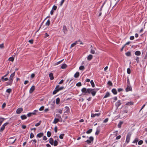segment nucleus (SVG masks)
Segmentation results:
<instances>
[{
    "instance_id": "obj_50",
    "label": "nucleus",
    "mask_w": 147,
    "mask_h": 147,
    "mask_svg": "<svg viewBox=\"0 0 147 147\" xmlns=\"http://www.w3.org/2000/svg\"><path fill=\"white\" fill-rule=\"evenodd\" d=\"M99 133H100V131L99 130H98V129H97V130L95 133V134L96 135H98L99 134Z\"/></svg>"
},
{
    "instance_id": "obj_5",
    "label": "nucleus",
    "mask_w": 147,
    "mask_h": 147,
    "mask_svg": "<svg viewBox=\"0 0 147 147\" xmlns=\"http://www.w3.org/2000/svg\"><path fill=\"white\" fill-rule=\"evenodd\" d=\"M90 140H87L85 141V142H86L88 144H90L91 143V141H93L94 140V138L92 136H90L89 138Z\"/></svg>"
},
{
    "instance_id": "obj_58",
    "label": "nucleus",
    "mask_w": 147,
    "mask_h": 147,
    "mask_svg": "<svg viewBox=\"0 0 147 147\" xmlns=\"http://www.w3.org/2000/svg\"><path fill=\"white\" fill-rule=\"evenodd\" d=\"M80 42V40H79L78 41H76L74 43V44L75 45H76L77 44L78 42Z\"/></svg>"
},
{
    "instance_id": "obj_30",
    "label": "nucleus",
    "mask_w": 147,
    "mask_h": 147,
    "mask_svg": "<svg viewBox=\"0 0 147 147\" xmlns=\"http://www.w3.org/2000/svg\"><path fill=\"white\" fill-rule=\"evenodd\" d=\"M79 69L80 70H83L85 69V67L84 66H81L79 67Z\"/></svg>"
},
{
    "instance_id": "obj_12",
    "label": "nucleus",
    "mask_w": 147,
    "mask_h": 147,
    "mask_svg": "<svg viewBox=\"0 0 147 147\" xmlns=\"http://www.w3.org/2000/svg\"><path fill=\"white\" fill-rule=\"evenodd\" d=\"M121 104V103L120 101V100H118L116 102L115 104V105L116 107H118Z\"/></svg>"
},
{
    "instance_id": "obj_25",
    "label": "nucleus",
    "mask_w": 147,
    "mask_h": 147,
    "mask_svg": "<svg viewBox=\"0 0 147 147\" xmlns=\"http://www.w3.org/2000/svg\"><path fill=\"white\" fill-rule=\"evenodd\" d=\"M60 99L59 98H56V103L57 104H59V103Z\"/></svg>"
},
{
    "instance_id": "obj_33",
    "label": "nucleus",
    "mask_w": 147,
    "mask_h": 147,
    "mask_svg": "<svg viewBox=\"0 0 147 147\" xmlns=\"http://www.w3.org/2000/svg\"><path fill=\"white\" fill-rule=\"evenodd\" d=\"M92 131V129H89L86 132V133L87 134H89Z\"/></svg>"
},
{
    "instance_id": "obj_53",
    "label": "nucleus",
    "mask_w": 147,
    "mask_h": 147,
    "mask_svg": "<svg viewBox=\"0 0 147 147\" xmlns=\"http://www.w3.org/2000/svg\"><path fill=\"white\" fill-rule=\"evenodd\" d=\"M4 47V44L3 43L2 44L0 45V48H3Z\"/></svg>"
},
{
    "instance_id": "obj_23",
    "label": "nucleus",
    "mask_w": 147,
    "mask_h": 147,
    "mask_svg": "<svg viewBox=\"0 0 147 147\" xmlns=\"http://www.w3.org/2000/svg\"><path fill=\"white\" fill-rule=\"evenodd\" d=\"M134 104V103L133 102L131 101H130L129 102H127L126 104L125 105L127 106V105H132Z\"/></svg>"
},
{
    "instance_id": "obj_29",
    "label": "nucleus",
    "mask_w": 147,
    "mask_h": 147,
    "mask_svg": "<svg viewBox=\"0 0 147 147\" xmlns=\"http://www.w3.org/2000/svg\"><path fill=\"white\" fill-rule=\"evenodd\" d=\"M138 141V139L137 138H136L135 140L133 141L132 143H136L137 144V142Z\"/></svg>"
},
{
    "instance_id": "obj_44",
    "label": "nucleus",
    "mask_w": 147,
    "mask_h": 147,
    "mask_svg": "<svg viewBox=\"0 0 147 147\" xmlns=\"http://www.w3.org/2000/svg\"><path fill=\"white\" fill-rule=\"evenodd\" d=\"M57 8V7L55 5H54L52 8V10H55Z\"/></svg>"
},
{
    "instance_id": "obj_48",
    "label": "nucleus",
    "mask_w": 147,
    "mask_h": 147,
    "mask_svg": "<svg viewBox=\"0 0 147 147\" xmlns=\"http://www.w3.org/2000/svg\"><path fill=\"white\" fill-rule=\"evenodd\" d=\"M90 52L92 54H94L95 53V51L93 49H91Z\"/></svg>"
},
{
    "instance_id": "obj_11",
    "label": "nucleus",
    "mask_w": 147,
    "mask_h": 147,
    "mask_svg": "<svg viewBox=\"0 0 147 147\" xmlns=\"http://www.w3.org/2000/svg\"><path fill=\"white\" fill-rule=\"evenodd\" d=\"M35 90V86H32L30 88V90L29 92L30 93H32Z\"/></svg>"
},
{
    "instance_id": "obj_4",
    "label": "nucleus",
    "mask_w": 147,
    "mask_h": 147,
    "mask_svg": "<svg viewBox=\"0 0 147 147\" xmlns=\"http://www.w3.org/2000/svg\"><path fill=\"white\" fill-rule=\"evenodd\" d=\"M16 140V139H15L14 140V137H12L10 138L9 139V140H8V142L10 144H13L15 142Z\"/></svg>"
},
{
    "instance_id": "obj_45",
    "label": "nucleus",
    "mask_w": 147,
    "mask_h": 147,
    "mask_svg": "<svg viewBox=\"0 0 147 147\" xmlns=\"http://www.w3.org/2000/svg\"><path fill=\"white\" fill-rule=\"evenodd\" d=\"M44 106H42L39 109V110L40 111H42L44 110Z\"/></svg>"
},
{
    "instance_id": "obj_61",
    "label": "nucleus",
    "mask_w": 147,
    "mask_h": 147,
    "mask_svg": "<svg viewBox=\"0 0 147 147\" xmlns=\"http://www.w3.org/2000/svg\"><path fill=\"white\" fill-rule=\"evenodd\" d=\"M9 124V123H8V122H6V123H4L2 125L4 126V127H5V126H6L7 125V124Z\"/></svg>"
},
{
    "instance_id": "obj_55",
    "label": "nucleus",
    "mask_w": 147,
    "mask_h": 147,
    "mask_svg": "<svg viewBox=\"0 0 147 147\" xmlns=\"http://www.w3.org/2000/svg\"><path fill=\"white\" fill-rule=\"evenodd\" d=\"M35 76V74H31V78H33Z\"/></svg>"
},
{
    "instance_id": "obj_60",
    "label": "nucleus",
    "mask_w": 147,
    "mask_h": 147,
    "mask_svg": "<svg viewBox=\"0 0 147 147\" xmlns=\"http://www.w3.org/2000/svg\"><path fill=\"white\" fill-rule=\"evenodd\" d=\"M121 137V136L120 135H119L118 136H117L116 137V140H118Z\"/></svg>"
},
{
    "instance_id": "obj_36",
    "label": "nucleus",
    "mask_w": 147,
    "mask_h": 147,
    "mask_svg": "<svg viewBox=\"0 0 147 147\" xmlns=\"http://www.w3.org/2000/svg\"><path fill=\"white\" fill-rule=\"evenodd\" d=\"M58 142L56 140H55L54 141V143H53V145L54 146H56L58 145Z\"/></svg>"
},
{
    "instance_id": "obj_31",
    "label": "nucleus",
    "mask_w": 147,
    "mask_h": 147,
    "mask_svg": "<svg viewBox=\"0 0 147 147\" xmlns=\"http://www.w3.org/2000/svg\"><path fill=\"white\" fill-rule=\"evenodd\" d=\"M5 127H4V126L2 125L1 127V128L0 129V131L2 132L3 131L4 129L5 128Z\"/></svg>"
},
{
    "instance_id": "obj_14",
    "label": "nucleus",
    "mask_w": 147,
    "mask_h": 147,
    "mask_svg": "<svg viewBox=\"0 0 147 147\" xmlns=\"http://www.w3.org/2000/svg\"><path fill=\"white\" fill-rule=\"evenodd\" d=\"M93 58V56L92 55H89L87 57V59L88 60H90L91 59H92Z\"/></svg>"
},
{
    "instance_id": "obj_13",
    "label": "nucleus",
    "mask_w": 147,
    "mask_h": 147,
    "mask_svg": "<svg viewBox=\"0 0 147 147\" xmlns=\"http://www.w3.org/2000/svg\"><path fill=\"white\" fill-rule=\"evenodd\" d=\"M49 77L51 80H52L54 79L53 74L52 73H50L49 74Z\"/></svg>"
},
{
    "instance_id": "obj_51",
    "label": "nucleus",
    "mask_w": 147,
    "mask_h": 147,
    "mask_svg": "<svg viewBox=\"0 0 147 147\" xmlns=\"http://www.w3.org/2000/svg\"><path fill=\"white\" fill-rule=\"evenodd\" d=\"M54 130L55 133H57V127L56 126H55L54 128Z\"/></svg>"
},
{
    "instance_id": "obj_57",
    "label": "nucleus",
    "mask_w": 147,
    "mask_h": 147,
    "mask_svg": "<svg viewBox=\"0 0 147 147\" xmlns=\"http://www.w3.org/2000/svg\"><path fill=\"white\" fill-rule=\"evenodd\" d=\"M31 44H33V40L32 39L30 40H29L28 41Z\"/></svg>"
},
{
    "instance_id": "obj_15",
    "label": "nucleus",
    "mask_w": 147,
    "mask_h": 147,
    "mask_svg": "<svg viewBox=\"0 0 147 147\" xmlns=\"http://www.w3.org/2000/svg\"><path fill=\"white\" fill-rule=\"evenodd\" d=\"M67 67V65L65 63H64L62 65L61 67V68L63 69H65Z\"/></svg>"
},
{
    "instance_id": "obj_22",
    "label": "nucleus",
    "mask_w": 147,
    "mask_h": 147,
    "mask_svg": "<svg viewBox=\"0 0 147 147\" xmlns=\"http://www.w3.org/2000/svg\"><path fill=\"white\" fill-rule=\"evenodd\" d=\"M59 119L57 118H55L53 123L54 124H56L59 121Z\"/></svg>"
},
{
    "instance_id": "obj_28",
    "label": "nucleus",
    "mask_w": 147,
    "mask_h": 147,
    "mask_svg": "<svg viewBox=\"0 0 147 147\" xmlns=\"http://www.w3.org/2000/svg\"><path fill=\"white\" fill-rule=\"evenodd\" d=\"M14 58L13 57H11L9 58L8 60L9 61L13 62L14 61Z\"/></svg>"
},
{
    "instance_id": "obj_49",
    "label": "nucleus",
    "mask_w": 147,
    "mask_h": 147,
    "mask_svg": "<svg viewBox=\"0 0 147 147\" xmlns=\"http://www.w3.org/2000/svg\"><path fill=\"white\" fill-rule=\"evenodd\" d=\"M6 105V104L5 103H3L2 105V109H4Z\"/></svg>"
},
{
    "instance_id": "obj_37",
    "label": "nucleus",
    "mask_w": 147,
    "mask_h": 147,
    "mask_svg": "<svg viewBox=\"0 0 147 147\" xmlns=\"http://www.w3.org/2000/svg\"><path fill=\"white\" fill-rule=\"evenodd\" d=\"M90 83L91 84L92 87H94V84L92 80L90 81Z\"/></svg>"
},
{
    "instance_id": "obj_35",
    "label": "nucleus",
    "mask_w": 147,
    "mask_h": 147,
    "mask_svg": "<svg viewBox=\"0 0 147 147\" xmlns=\"http://www.w3.org/2000/svg\"><path fill=\"white\" fill-rule=\"evenodd\" d=\"M41 122V121H40L38 123L36 124L35 125V126L36 127H37V126H39Z\"/></svg>"
},
{
    "instance_id": "obj_59",
    "label": "nucleus",
    "mask_w": 147,
    "mask_h": 147,
    "mask_svg": "<svg viewBox=\"0 0 147 147\" xmlns=\"http://www.w3.org/2000/svg\"><path fill=\"white\" fill-rule=\"evenodd\" d=\"M80 42V40H79L78 41H76L74 43V44L75 45H76L77 44L78 42Z\"/></svg>"
},
{
    "instance_id": "obj_17",
    "label": "nucleus",
    "mask_w": 147,
    "mask_h": 147,
    "mask_svg": "<svg viewBox=\"0 0 147 147\" xmlns=\"http://www.w3.org/2000/svg\"><path fill=\"white\" fill-rule=\"evenodd\" d=\"M5 120V119L2 118V117H0V126L2 124L3 122Z\"/></svg>"
},
{
    "instance_id": "obj_41",
    "label": "nucleus",
    "mask_w": 147,
    "mask_h": 147,
    "mask_svg": "<svg viewBox=\"0 0 147 147\" xmlns=\"http://www.w3.org/2000/svg\"><path fill=\"white\" fill-rule=\"evenodd\" d=\"M107 84L108 85H109V86H112V82H111V81H108V82L107 83Z\"/></svg>"
},
{
    "instance_id": "obj_9",
    "label": "nucleus",
    "mask_w": 147,
    "mask_h": 147,
    "mask_svg": "<svg viewBox=\"0 0 147 147\" xmlns=\"http://www.w3.org/2000/svg\"><path fill=\"white\" fill-rule=\"evenodd\" d=\"M101 114V113H96V114H94L92 113L91 115V117H94L96 116L97 117L99 116Z\"/></svg>"
},
{
    "instance_id": "obj_16",
    "label": "nucleus",
    "mask_w": 147,
    "mask_h": 147,
    "mask_svg": "<svg viewBox=\"0 0 147 147\" xmlns=\"http://www.w3.org/2000/svg\"><path fill=\"white\" fill-rule=\"evenodd\" d=\"M49 142L51 145H53L54 141L53 139L52 138H51L49 139Z\"/></svg>"
},
{
    "instance_id": "obj_32",
    "label": "nucleus",
    "mask_w": 147,
    "mask_h": 147,
    "mask_svg": "<svg viewBox=\"0 0 147 147\" xmlns=\"http://www.w3.org/2000/svg\"><path fill=\"white\" fill-rule=\"evenodd\" d=\"M47 135L48 137H50L51 135V132L49 131H48L47 133Z\"/></svg>"
},
{
    "instance_id": "obj_47",
    "label": "nucleus",
    "mask_w": 147,
    "mask_h": 147,
    "mask_svg": "<svg viewBox=\"0 0 147 147\" xmlns=\"http://www.w3.org/2000/svg\"><path fill=\"white\" fill-rule=\"evenodd\" d=\"M76 85L78 86H80L82 85V84L80 82H79L76 84Z\"/></svg>"
},
{
    "instance_id": "obj_42",
    "label": "nucleus",
    "mask_w": 147,
    "mask_h": 147,
    "mask_svg": "<svg viewBox=\"0 0 147 147\" xmlns=\"http://www.w3.org/2000/svg\"><path fill=\"white\" fill-rule=\"evenodd\" d=\"M143 143V141L142 140H140L138 142V144L139 145H140L142 144Z\"/></svg>"
},
{
    "instance_id": "obj_7",
    "label": "nucleus",
    "mask_w": 147,
    "mask_h": 147,
    "mask_svg": "<svg viewBox=\"0 0 147 147\" xmlns=\"http://www.w3.org/2000/svg\"><path fill=\"white\" fill-rule=\"evenodd\" d=\"M132 88L130 85H127V87L125 89V90L126 92H128L132 90Z\"/></svg>"
},
{
    "instance_id": "obj_20",
    "label": "nucleus",
    "mask_w": 147,
    "mask_h": 147,
    "mask_svg": "<svg viewBox=\"0 0 147 147\" xmlns=\"http://www.w3.org/2000/svg\"><path fill=\"white\" fill-rule=\"evenodd\" d=\"M79 76V72H76L74 75V77L75 78H78Z\"/></svg>"
},
{
    "instance_id": "obj_2",
    "label": "nucleus",
    "mask_w": 147,
    "mask_h": 147,
    "mask_svg": "<svg viewBox=\"0 0 147 147\" xmlns=\"http://www.w3.org/2000/svg\"><path fill=\"white\" fill-rule=\"evenodd\" d=\"M15 72H14L11 75L9 79V81L7 83L8 85H12L13 79V77L15 75Z\"/></svg>"
},
{
    "instance_id": "obj_40",
    "label": "nucleus",
    "mask_w": 147,
    "mask_h": 147,
    "mask_svg": "<svg viewBox=\"0 0 147 147\" xmlns=\"http://www.w3.org/2000/svg\"><path fill=\"white\" fill-rule=\"evenodd\" d=\"M50 20H48L47 21V22H46L45 24L46 25L49 26L50 25Z\"/></svg>"
},
{
    "instance_id": "obj_63",
    "label": "nucleus",
    "mask_w": 147,
    "mask_h": 147,
    "mask_svg": "<svg viewBox=\"0 0 147 147\" xmlns=\"http://www.w3.org/2000/svg\"><path fill=\"white\" fill-rule=\"evenodd\" d=\"M47 140V138L45 136H44L43 138V140Z\"/></svg>"
},
{
    "instance_id": "obj_46",
    "label": "nucleus",
    "mask_w": 147,
    "mask_h": 147,
    "mask_svg": "<svg viewBox=\"0 0 147 147\" xmlns=\"http://www.w3.org/2000/svg\"><path fill=\"white\" fill-rule=\"evenodd\" d=\"M34 137V135L33 133H31L30 134V138H32Z\"/></svg>"
},
{
    "instance_id": "obj_26",
    "label": "nucleus",
    "mask_w": 147,
    "mask_h": 147,
    "mask_svg": "<svg viewBox=\"0 0 147 147\" xmlns=\"http://www.w3.org/2000/svg\"><path fill=\"white\" fill-rule=\"evenodd\" d=\"M123 123L122 121H120L119 123L117 126L119 128H120L121 127V125Z\"/></svg>"
},
{
    "instance_id": "obj_54",
    "label": "nucleus",
    "mask_w": 147,
    "mask_h": 147,
    "mask_svg": "<svg viewBox=\"0 0 147 147\" xmlns=\"http://www.w3.org/2000/svg\"><path fill=\"white\" fill-rule=\"evenodd\" d=\"M108 118H106L104 120V121H103V122L105 123H106L108 121Z\"/></svg>"
},
{
    "instance_id": "obj_64",
    "label": "nucleus",
    "mask_w": 147,
    "mask_h": 147,
    "mask_svg": "<svg viewBox=\"0 0 147 147\" xmlns=\"http://www.w3.org/2000/svg\"><path fill=\"white\" fill-rule=\"evenodd\" d=\"M63 87H58V90H59V91L60 90H61L62 89H63Z\"/></svg>"
},
{
    "instance_id": "obj_34",
    "label": "nucleus",
    "mask_w": 147,
    "mask_h": 147,
    "mask_svg": "<svg viewBox=\"0 0 147 147\" xmlns=\"http://www.w3.org/2000/svg\"><path fill=\"white\" fill-rule=\"evenodd\" d=\"M125 55L127 56H130L131 55V53L130 52H128L125 53Z\"/></svg>"
},
{
    "instance_id": "obj_24",
    "label": "nucleus",
    "mask_w": 147,
    "mask_h": 147,
    "mask_svg": "<svg viewBox=\"0 0 147 147\" xmlns=\"http://www.w3.org/2000/svg\"><path fill=\"white\" fill-rule=\"evenodd\" d=\"M135 54L136 55H140L141 54V52L140 51H136L135 52Z\"/></svg>"
},
{
    "instance_id": "obj_8",
    "label": "nucleus",
    "mask_w": 147,
    "mask_h": 147,
    "mask_svg": "<svg viewBox=\"0 0 147 147\" xmlns=\"http://www.w3.org/2000/svg\"><path fill=\"white\" fill-rule=\"evenodd\" d=\"M23 111L22 108H19L16 110V112L17 114H19L21 113Z\"/></svg>"
},
{
    "instance_id": "obj_52",
    "label": "nucleus",
    "mask_w": 147,
    "mask_h": 147,
    "mask_svg": "<svg viewBox=\"0 0 147 147\" xmlns=\"http://www.w3.org/2000/svg\"><path fill=\"white\" fill-rule=\"evenodd\" d=\"M65 1V0H62L61 2V3H60V6H61L63 3Z\"/></svg>"
},
{
    "instance_id": "obj_38",
    "label": "nucleus",
    "mask_w": 147,
    "mask_h": 147,
    "mask_svg": "<svg viewBox=\"0 0 147 147\" xmlns=\"http://www.w3.org/2000/svg\"><path fill=\"white\" fill-rule=\"evenodd\" d=\"M11 92V90L10 88H9L7 89L6 90V92L8 93H10Z\"/></svg>"
},
{
    "instance_id": "obj_19",
    "label": "nucleus",
    "mask_w": 147,
    "mask_h": 147,
    "mask_svg": "<svg viewBox=\"0 0 147 147\" xmlns=\"http://www.w3.org/2000/svg\"><path fill=\"white\" fill-rule=\"evenodd\" d=\"M112 92L114 94H116L117 93V90L115 88L113 89L112 90Z\"/></svg>"
},
{
    "instance_id": "obj_6",
    "label": "nucleus",
    "mask_w": 147,
    "mask_h": 147,
    "mask_svg": "<svg viewBox=\"0 0 147 147\" xmlns=\"http://www.w3.org/2000/svg\"><path fill=\"white\" fill-rule=\"evenodd\" d=\"M59 87V85H57L56 86L55 90L53 91V94H55L57 92L59 91V90H58Z\"/></svg>"
},
{
    "instance_id": "obj_39",
    "label": "nucleus",
    "mask_w": 147,
    "mask_h": 147,
    "mask_svg": "<svg viewBox=\"0 0 147 147\" xmlns=\"http://www.w3.org/2000/svg\"><path fill=\"white\" fill-rule=\"evenodd\" d=\"M64 135H65V134H61L59 136V138H60L61 139H63V136H64Z\"/></svg>"
},
{
    "instance_id": "obj_21",
    "label": "nucleus",
    "mask_w": 147,
    "mask_h": 147,
    "mask_svg": "<svg viewBox=\"0 0 147 147\" xmlns=\"http://www.w3.org/2000/svg\"><path fill=\"white\" fill-rule=\"evenodd\" d=\"M110 93L108 92H107L106 93L105 96H104V98H106L107 97H109L110 96Z\"/></svg>"
},
{
    "instance_id": "obj_43",
    "label": "nucleus",
    "mask_w": 147,
    "mask_h": 147,
    "mask_svg": "<svg viewBox=\"0 0 147 147\" xmlns=\"http://www.w3.org/2000/svg\"><path fill=\"white\" fill-rule=\"evenodd\" d=\"M127 73L129 74H130L131 70L129 68H127Z\"/></svg>"
},
{
    "instance_id": "obj_18",
    "label": "nucleus",
    "mask_w": 147,
    "mask_h": 147,
    "mask_svg": "<svg viewBox=\"0 0 147 147\" xmlns=\"http://www.w3.org/2000/svg\"><path fill=\"white\" fill-rule=\"evenodd\" d=\"M43 133H40L37 134V136L38 138H40V137L43 136Z\"/></svg>"
},
{
    "instance_id": "obj_1",
    "label": "nucleus",
    "mask_w": 147,
    "mask_h": 147,
    "mask_svg": "<svg viewBox=\"0 0 147 147\" xmlns=\"http://www.w3.org/2000/svg\"><path fill=\"white\" fill-rule=\"evenodd\" d=\"M98 89H93L92 88H88L86 89V88H83L82 90L81 91L83 93L85 94L88 93L90 94L91 93L92 95L93 96H94L96 95L97 92V91L98 90Z\"/></svg>"
},
{
    "instance_id": "obj_62",
    "label": "nucleus",
    "mask_w": 147,
    "mask_h": 147,
    "mask_svg": "<svg viewBox=\"0 0 147 147\" xmlns=\"http://www.w3.org/2000/svg\"><path fill=\"white\" fill-rule=\"evenodd\" d=\"M134 36H131L130 37V39L131 40H133L134 39Z\"/></svg>"
},
{
    "instance_id": "obj_3",
    "label": "nucleus",
    "mask_w": 147,
    "mask_h": 147,
    "mask_svg": "<svg viewBox=\"0 0 147 147\" xmlns=\"http://www.w3.org/2000/svg\"><path fill=\"white\" fill-rule=\"evenodd\" d=\"M131 135V132H129L127 134L125 141V142L127 144L129 142Z\"/></svg>"
},
{
    "instance_id": "obj_27",
    "label": "nucleus",
    "mask_w": 147,
    "mask_h": 147,
    "mask_svg": "<svg viewBox=\"0 0 147 147\" xmlns=\"http://www.w3.org/2000/svg\"><path fill=\"white\" fill-rule=\"evenodd\" d=\"M21 118L22 120H24L26 119L27 117L25 115H22L21 116Z\"/></svg>"
},
{
    "instance_id": "obj_56",
    "label": "nucleus",
    "mask_w": 147,
    "mask_h": 147,
    "mask_svg": "<svg viewBox=\"0 0 147 147\" xmlns=\"http://www.w3.org/2000/svg\"><path fill=\"white\" fill-rule=\"evenodd\" d=\"M128 112V110L127 109H125V110L123 111V113H127Z\"/></svg>"
},
{
    "instance_id": "obj_10",
    "label": "nucleus",
    "mask_w": 147,
    "mask_h": 147,
    "mask_svg": "<svg viewBox=\"0 0 147 147\" xmlns=\"http://www.w3.org/2000/svg\"><path fill=\"white\" fill-rule=\"evenodd\" d=\"M63 31L64 34H66L67 31V27L65 25H64L63 26Z\"/></svg>"
}]
</instances>
